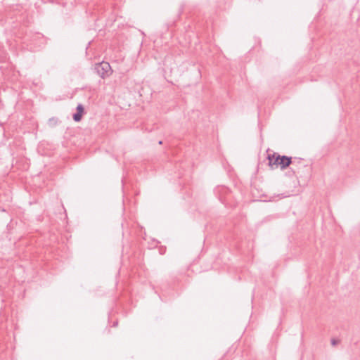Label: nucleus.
<instances>
[{"label":"nucleus","mask_w":360,"mask_h":360,"mask_svg":"<svg viewBox=\"0 0 360 360\" xmlns=\"http://www.w3.org/2000/svg\"><path fill=\"white\" fill-rule=\"evenodd\" d=\"M266 159L268 160V165L271 169L280 167L281 170L285 169L290 165L295 166L296 162H300L298 158H292L286 155H281L280 154L273 152L268 153Z\"/></svg>","instance_id":"1"},{"label":"nucleus","mask_w":360,"mask_h":360,"mask_svg":"<svg viewBox=\"0 0 360 360\" xmlns=\"http://www.w3.org/2000/svg\"><path fill=\"white\" fill-rule=\"evenodd\" d=\"M94 71L102 79L109 77L112 73L110 65L105 61L96 63L94 67Z\"/></svg>","instance_id":"2"},{"label":"nucleus","mask_w":360,"mask_h":360,"mask_svg":"<svg viewBox=\"0 0 360 360\" xmlns=\"http://www.w3.org/2000/svg\"><path fill=\"white\" fill-rule=\"evenodd\" d=\"M76 112L73 114V120L76 122H79L82 120L83 115L85 113L84 108L82 104H78L76 108Z\"/></svg>","instance_id":"3"},{"label":"nucleus","mask_w":360,"mask_h":360,"mask_svg":"<svg viewBox=\"0 0 360 360\" xmlns=\"http://www.w3.org/2000/svg\"><path fill=\"white\" fill-rule=\"evenodd\" d=\"M300 160V162H296L295 166L292 165L291 169L295 175L298 176L300 175V169L302 167L303 169H306L307 170H310V167L307 165H302V159L299 158Z\"/></svg>","instance_id":"4"},{"label":"nucleus","mask_w":360,"mask_h":360,"mask_svg":"<svg viewBox=\"0 0 360 360\" xmlns=\"http://www.w3.org/2000/svg\"><path fill=\"white\" fill-rule=\"evenodd\" d=\"M58 122V118L54 117L50 118L48 121L49 124L51 127H54V126L57 125Z\"/></svg>","instance_id":"5"},{"label":"nucleus","mask_w":360,"mask_h":360,"mask_svg":"<svg viewBox=\"0 0 360 360\" xmlns=\"http://www.w3.org/2000/svg\"><path fill=\"white\" fill-rule=\"evenodd\" d=\"M216 192H218V193H226L227 192H229V189L226 188V187H224V186H221V187H217L215 190Z\"/></svg>","instance_id":"6"},{"label":"nucleus","mask_w":360,"mask_h":360,"mask_svg":"<svg viewBox=\"0 0 360 360\" xmlns=\"http://www.w3.org/2000/svg\"><path fill=\"white\" fill-rule=\"evenodd\" d=\"M339 342H340V340L338 339H332L331 340V345L333 346L337 345L338 344H339Z\"/></svg>","instance_id":"7"},{"label":"nucleus","mask_w":360,"mask_h":360,"mask_svg":"<svg viewBox=\"0 0 360 360\" xmlns=\"http://www.w3.org/2000/svg\"><path fill=\"white\" fill-rule=\"evenodd\" d=\"M117 325H118V321H116L113 322V323H112V327H116V326H117Z\"/></svg>","instance_id":"8"},{"label":"nucleus","mask_w":360,"mask_h":360,"mask_svg":"<svg viewBox=\"0 0 360 360\" xmlns=\"http://www.w3.org/2000/svg\"><path fill=\"white\" fill-rule=\"evenodd\" d=\"M219 200H220V201H221V202H223V201H224V200L222 199V198H221V197H220V198H219Z\"/></svg>","instance_id":"9"},{"label":"nucleus","mask_w":360,"mask_h":360,"mask_svg":"<svg viewBox=\"0 0 360 360\" xmlns=\"http://www.w3.org/2000/svg\"><path fill=\"white\" fill-rule=\"evenodd\" d=\"M158 143H159V144H162V141H160L158 142Z\"/></svg>","instance_id":"10"}]
</instances>
